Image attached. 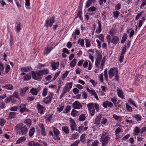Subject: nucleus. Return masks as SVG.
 Returning <instances> with one entry per match:
<instances>
[{
  "label": "nucleus",
  "instance_id": "f257e3e1",
  "mask_svg": "<svg viewBox=\"0 0 146 146\" xmlns=\"http://www.w3.org/2000/svg\"><path fill=\"white\" fill-rule=\"evenodd\" d=\"M48 72V70H41L35 72L32 71L31 72L33 78L36 80L40 81L42 79L41 76L47 74Z\"/></svg>",
  "mask_w": 146,
  "mask_h": 146
},
{
  "label": "nucleus",
  "instance_id": "f03ea898",
  "mask_svg": "<svg viewBox=\"0 0 146 146\" xmlns=\"http://www.w3.org/2000/svg\"><path fill=\"white\" fill-rule=\"evenodd\" d=\"M17 133L21 135H26L28 131L27 126L22 123H19L15 127Z\"/></svg>",
  "mask_w": 146,
  "mask_h": 146
},
{
  "label": "nucleus",
  "instance_id": "7ed1b4c3",
  "mask_svg": "<svg viewBox=\"0 0 146 146\" xmlns=\"http://www.w3.org/2000/svg\"><path fill=\"white\" fill-rule=\"evenodd\" d=\"M109 77L110 78H112L114 76L116 80L118 81V72L117 69L115 68H111L108 72Z\"/></svg>",
  "mask_w": 146,
  "mask_h": 146
},
{
  "label": "nucleus",
  "instance_id": "20e7f679",
  "mask_svg": "<svg viewBox=\"0 0 146 146\" xmlns=\"http://www.w3.org/2000/svg\"><path fill=\"white\" fill-rule=\"evenodd\" d=\"M72 82L70 83H66V86L63 88L62 92L60 96V99L62 98L66 93L70 91L72 87Z\"/></svg>",
  "mask_w": 146,
  "mask_h": 146
},
{
  "label": "nucleus",
  "instance_id": "39448f33",
  "mask_svg": "<svg viewBox=\"0 0 146 146\" xmlns=\"http://www.w3.org/2000/svg\"><path fill=\"white\" fill-rule=\"evenodd\" d=\"M97 57L95 63V65L96 67H98L100 64V61L102 59V55L101 53L98 51H96Z\"/></svg>",
  "mask_w": 146,
  "mask_h": 146
},
{
  "label": "nucleus",
  "instance_id": "423d86ee",
  "mask_svg": "<svg viewBox=\"0 0 146 146\" xmlns=\"http://www.w3.org/2000/svg\"><path fill=\"white\" fill-rule=\"evenodd\" d=\"M111 136L108 135L104 137H101L102 142V146H105L106 144L107 143L110 141Z\"/></svg>",
  "mask_w": 146,
  "mask_h": 146
},
{
  "label": "nucleus",
  "instance_id": "0eeeda50",
  "mask_svg": "<svg viewBox=\"0 0 146 146\" xmlns=\"http://www.w3.org/2000/svg\"><path fill=\"white\" fill-rule=\"evenodd\" d=\"M53 132L54 135L53 136V138L56 140L59 141L60 140V138L58 135L60 134V132L59 130L54 127H53Z\"/></svg>",
  "mask_w": 146,
  "mask_h": 146
},
{
  "label": "nucleus",
  "instance_id": "6e6552de",
  "mask_svg": "<svg viewBox=\"0 0 146 146\" xmlns=\"http://www.w3.org/2000/svg\"><path fill=\"white\" fill-rule=\"evenodd\" d=\"M87 107L88 110L95 108L97 112H98L99 110V105L97 104H94L92 103H90L87 104Z\"/></svg>",
  "mask_w": 146,
  "mask_h": 146
},
{
  "label": "nucleus",
  "instance_id": "1a4fd4ad",
  "mask_svg": "<svg viewBox=\"0 0 146 146\" xmlns=\"http://www.w3.org/2000/svg\"><path fill=\"white\" fill-rule=\"evenodd\" d=\"M54 93L53 92H50L47 96L44 99L43 102L46 104L50 103L52 100Z\"/></svg>",
  "mask_w": 146,
  "mask_h": 146
},
{
  "label": "nucleus",
  "instance_id": "9d476101",
  "mask_svg": "<svg viewBox=\"0 0 146 146\" xmlns=\"http://www.w3.org/2000/svg\"><path fill=\"white\" fill-rule=\"evenodd\" d=\"M55 21L54 17H50L49 19H47L46 20L44 26H46L47 28H48L49 26L50 27H51L53 23Z\"/></svg>",
  "mask_w": 146,
  "mask_h": 146
},
{
  "label": "nucleus",
  "instance_id": "9b49d317",
  "mask_svg": "<svg viewBox=\"0 0 146 146\" xmlns=\"http://www.w3.org/2000/svg\"><path fill=\"white\" fill-rule=\"evenodd\" d=\"M19 110L21 113H23L25 112H28L29 110L26 108V106L25 104H21L19 106Z\"/></svg>",
  "mask_w": 146,
  "mask_h": 146
},
{
  "label": "nucleus",
  "instance_id": "f8f14e48",
  "mask_svg": "<svg viewBox=\"0 0 146 146\" xmlns=\"http://www.w3.org/2000/svg\"><path fill=\"white\" fill-rule=\"evenodd\" d=\"M38 126L40 128V132L41 135L43 137L46 136V132L44 125L42 123H40L38 125Z\"/></svg>",
  "mask_w": 146,
  "mask_h": 146
},
{
  "label": "nucleus",
  "instance_id": "ddd939ff",
  "mask_svg": "<svg viewBox=\"0 0 146 146\" xmlns=\"http://www.w3.org/2000/svg\"><path fill=\"white\" fill-rule=\"evenodd\" d=\"M72 105L73 108L74 109H79L82 107V104L78 101L74 102Z\"/></svg>",
  "mask_w": 146,
  "mask_h": 146
},
{
  "label": "nucleus",
  "instance_id": "4468645a",
  "mask_svg": "<svg viewBox=\"0 0 146 146\" xmlns=\"http://www.w3.org/2000/svg\"><path fill=\"white\" fill-rule=\"evenodd\" d=\"M70 128L72 131L75 130L78 131L76 129V125L75 121L72 119H71L70 120Z\"/></svg>",
  "mask_w": 146,
  "mask_h": 146
},
{
  "label": "nucleus",
  "instance_id": "2eb2a0df",
  "mask_svg": "<svg viewBox=\"0 0 146 146\" xmlns=\"http://www.w3.org/2000/svg\"><path fill=\"white\" fill-rule=\"evenodd\" d=\"M103 107L105 108H107L108 107L110 108H112L113 106V104L111 102L108 101H106L104 102L102 104Z\"/></svg>",
  "mask_w": 146,
  "mask_h": 146
},
{
  "label": "nucleus",
  "instance_id": "dca6fc26",
  "mask_svg": "<svg viewBox=\"0 0 146 146\" xmlns=\"http://www.w3.org/2000/svg\"><path fill=\"white\" fill-rule=\"evenodd\" d=\"M37 108L38 112L41 114H43V110H44V108L38 103Z\"/></svg>",
  "mask_w": 146,
  "mask_h": 146
},
{
  "label": "nucleus",
  "instance_id": "f3484780",
  "mask_svg": "<svg viewBox=\"0 0 146 146\" xmlns=\"http://www.w3.org/2000/svg\"><path fill=\"white\" fill-rule=\"evenodd\" d=\"M29 89L28 87H25L21 89L20 91V95L22 96H23L25 94L26 91Z\"/></svg>",
  "mask_w": 146,
  "mask_h": 146
},
{
  "label": "nucleus",
  "instance_id": "a211bd4d",
  "mask_svg": "<svg viewBox=\"0 0 146 146\" xmlns=\"http://www.w3.org/2000/svg\"><path fill=\"white\" fill-rule=\"evenodd\" d=\"M100 123H98L97 124V122H95L93 125L92 128L93 129V130L95 131L96 130H98L100 129Z\"/></svg>",
  "mask_w": 146,
  "mask_h": 146
},
{
  "label": "nucleus",
  "instance_id": "6ab92c4d",
  "mask_svg": "<svg viewBox=\"0 0 146 146\" xmlns=\"http://www.w3.org/2000/svg\"><path fill=\"white\" fill-rule=\"evenodd\" d=\"M98 26L97 28V29L96 32L98 34L100 33L102 30V25L101 24V22L98 21Z\"/></svg>",
  "mask_w": 146,
  "mask_h": 146
},
{
  "label": "nucleus",
  "instance_id": "aec40b11",
  "mask_svg": "<svg viewBox=\"0 0 146 146\" xmlns=\"http://www.w3.org/2000/svg\"><path fill=\"white\" fill-rule=\"evenodd\" d=\"M59 62H52L51 65L52 69L53 70H56L59 66Z\"/></svg>",
  "mask_w": 146,
  "mask_h": 146
},
{
  "label": "nucleus",
  "instance_id": "412c9836",
  "mask_svg": "<svg viewBox=\"0 0 146 146\" xmlns=\"http://www.w3.org/2000/svg\"><path fill=\"white\" fill-rule=\"evenodd\" d=\"M2 88L8 90H12L14 88L13 85L10 84H6L5 86H3Z\"/></svg>",
  "mask_w": 146,
  "mask_h": 146
},
{
  "label": "nucleus",
  "instance_id": "4be33fe9",
  "mask_svg": "<svg viewBox=\"0 0 146 146\" xmlns=\"http://www.w3.org/2000/svg\"><path fill=\"white\" fill-rule=\"evenodd\" d=\"M119 40V38L117 36H114L111 40V42L113 44H117Z\"/></svg>",
  "mask_w": 146,
  "mask_h": 146
},
{
  "label": "nucleus",
  "instance_id": "5701e85b",
  "mask_svg": "<svg viewBox=\"0 0 146 146\" xmlns=\"http://www.w3.org/2000/svg\"><path fill=\"white\" fill-rule=\"evenodd\" d=\"M26 140V137H25L23 136L21 137L16 141V144H20L23 142L24 141Z\"/></svg>",
  "mask_w": 146,
  "mask_h": 146
},
{
  "label": "nucleus",
  "instance_id": "b1692460",
  "mask_svg": "<svg viewBox=\"0 0 146 146\" xmlns=\"http://www.w3.org/2000/svg\"><path fill=\"white\" fill-rule=\"evenodd\" d=\"M106 56H104L103 57V58L101 62V64L100 66V68L102 70H103L104 66L106 62Z\"/></svg>",
  "mask_w": 146,
  "mask_h": 146
},
{
  "label": "nucleus",
  "instance_id": "393cba45",
  "mask_svg": "<svg viewBox=\"0 0 146 146\" xmlns=\"http://www.w3.org/2000/svg\"><path fill=\"white\" fill-rule=\"evenodd\" d=\"M31 93L34 96H36L37 95L38 92H37L36 88H32L30 91Z\"/></svg>",
  "mask_w": 146,
  "mask_h": 146
},
{
  "label": "nucleus",
  "instance_id": "a878e982",
  "mask_svg": "<svg viewBox=\"0 0 146 146\" xmlns=\"http://www.w3.org/2000/svg\"><path fill=\"white\" fill-rule=\"evenodd\" d=\"M62 130L66 134H68L69 133V129L67 126H64L62 127Z\"/></svg>",
  "mask_w": 146,
  "mask_h": 146
},
{
  "label": "nucleus",
  "instance_id": "bb28decb",
  "mask_svg": "<svg viewBox=\"0 0 146 146\" xmlns=\"http://www.w3.org/2000/svg\"><path fill=\"white\" fill-rule=\"evenodd\" d=\"M52 49L51 48L49 47H47L46 48L44 51V53L45 55H47L49 53Z\"/></svg>",
  "mask_w": 146,
  "mask_h": 146
},
{
  "label": "nucleus",
  "instance_id": "cd10ccee",
  "mask_svg": "<svg viewBox=\"0 0 146 146\" xmlns=\"http://www.w3.org/2000/svg\"><path fill=\"white\" fill-rule=\"evenodd\" d=\"M64 107V105L61 104H59L57 108V110L59 112H60L63 110Z\"/></svg>",
  "mask_w": 146,
  "mask_h": 146
},
{
  "label": "nucleus",
  "instance_id": "c85d7f7f",
  "mask_svg": "<svg viewBox=\"0 0 146 146\" xmlns=\"http://www.w3.org/2000/svg\"><path fill=\"white\" fill-rule=\"evenodd\" d=\"M134 135H137L140 133V129L138 127H136L133 130Z\"/></svg>",
  "mask_w": 146,
  "mask_h": 146
},
{
  "label": "nucleus",
  "instance_id": "c756f323",
  "mask_svg": "<svg viewBox=\"0 0 146 146\" xmlns=\"http://www.w3.org/2000/svg\"><path fill=\"white\" fill-rule=\"evenodd\" d=\"M96 0H88L86 2V8L89 7L92 4L93 2H94Z\"/></svg>",
  "mask_w": 146,
  "mask_h": 146
},
{
  "label": "nucleus",
  "instance_id": "7c9ffc66",
  "mask_svg": "<svg viewBox=\"0 0 146 146\" xmlns=\"http://www.w3.org/2000/svg\"><path fill=\"white\" fill-rule=\"evenodd\" d=\"M35 132V129L34 127H33L31 129L29 132V136L30 137H32L34 134Z\"/></svg>",
  "mask_w": 146,
  "mask_h": 146
},
{
  "label": "nucleus",
  "instance_id": "2f4dec72",
  "mask_svg": "<svg viewBox=\"0 0 146 146\" xmlns=\"http://www.w3.org/2000/svg\"><path fill=\"white\" fill-rule=\"evenodd\" d=\"M38 144L33 141H30L28 142V145L29 146H37Z\"/></svg>",
  "mask_w": 146,
  "mask_h": 146
},
{
  "label": "nucleus",
  "instance_id": "473e14b6",
  "mask_svg": "<svg viewBox=\"0 0 146 146\" xmlns=\"http://www.w3.org/2000/svg\"><path fill=\"white\" fill-rule=\"evenodd\" d=\"M133 117L135 118L137 121H140L141 120V116L139 114H137L135 115Z\"/></svg>",
  "mask_w": 146,
  "mask_h": 146
},
{
  "label": "nucleus",
  "instance_id": "72a5a7b5",
  "mask_svg": "<svg viewBox=\"0 0 146 146\" xmlns=\"http://www.w3.org/2000/svg\"><path fill=\"white\" fill-rule=\"evenodd\" d=\"M121 129L120 127L117 128L115 130V135L116 137H119V133L121 131Z\"/></svg>",
  "mask_w": 146,
  "mask_h": 146
},
{
  "label": "nucleus",
  "instance_id": "f704fd0d",
  "mask_svg": "<svg viewBox=\"0 0 146 146\" xmlns=\"http://www.w3.org/2000/svg\"><path fill=\"white\" fill-rule=\"evenodd\" d=\"M117 94L118 96L120 98H123L124 96L123 94V92L121 90H117Z\"/></svg>",
  "mask_w": 146,
  "mask_h": 146
},
{
  "label": "nucleus",
  "instance_id": "c9c22d12",
  "mask_svg": "<svg viewBox=\"0 0 146 146\" xmlns=\"http://www.w3.org/2000/svg\"><path fill=\"white\" fill-rule=\"evenodd\" d=\"M31 78L30 75L28 74H26L23 76V79L24 81H28Z\"/></svg>",
  "mask_w": 146,
  "mask_h": 146
},
{
  "label": "nucleus",
  "instance_id": "e433bc0d",
  "mask_svg": "<svg viewBox=\"0 0 146 146\" xmlns=\"http://www.w3.org/2000/svg\"><path fill=\"white\" fill-rule=\"evenodd\" d=\"M87 122H85L83 125H81V130L82 131H85L87 130L88 127L86 126V125Z\"/></svg>",
  "mask_w": 146,
  "mask_h": 146
},
{
  "label": "nucleus",
  "instance_id": "4c0bfd02",
  "mask_svg": "<svg viewBox=\"0 0 146 146\" xmlns=\"http://www.w3.org/2000/svg\"><path fill=\"white\" fill-rule=\"evenodd\" d=\"M12 97H15L18 99L21 100V99L20 98L19 96V94L18 92L16 91H15L14 93H13L12 95Z\"/></svg>",
  "mask_w": 146,
  "mask_h": 146
},
{
  "label": "nucleus",
  "instance_id": "58836bf2",
  "mask_svg": "<svg viewBox=\"0 0 146 146\" xmlns=\"http://www.w3.org/2000/svg\"><path fill=\"white\" fill-rule=\"evenodd\" d=\"M113 118L116 120L120 121L122 119L121 117L117 115L116 114H113Z\"/></svg>",
  "mask_w": 146,
  "mask_h": 146
},
{
  "label": "nucleus",
  "instance_id": "ea45409f",
  "mask_svg": "<svg viewBox=\"0 0 146 146\" xmlns=\"http://www.w3.org/2000/svg\"><path fill=\"white\" fill-rule=\"evenodd\" d=\"M104 79L105 80H106L107 82H108V76L107 73V69H106L104 71Z\"/></svg>",
  "mask_w": 146,
  "mask_h": 146
},
{
  "label": "nucleus",
  "instance_id": "a19ab883",
  "mask_svg": "<svg viewBox=\"0 0 146 146\" xmlns=\"http://www.w3.org/2000/svg\"><path fill=\"white\" fill-rule=\"evenodd\" d=\"M102 116L101 115H98L97 117L95 119L94 122H97V124L100 123V120L102 118Z\"/></svg>",
  "mask_w": 146,
  "mask_h": 146
},
{
  "label": "nucleus",
  "instance_id": "79ce46f5",
  "mask_svg": "<svg viewBox=\"0 0 146 146\" xmlns=\"http://www.w3.org/2000/svg\"><path fill=\"white\" fill-rule=\"evenodd\" d=\"M146 4V0H142L140 6V8L143 9L144 8V6Z\"/></svg>",
  "mask_w": 146,
  "mask_h": 146
},
{
  "label": "nucleus",
  "instance_id": "37998d69",
  "mask_svg": "<svg viewBox=\"0 0 146 146\" xmlns=\"http://www.w3.org/2000/svg\"><path fill=\"white\" fill-rule=\"evenodd\" d=\"M17 115V113L15 112H10L9 114V118L11 119L13 118Z\"/></svg>",
  "mask_w": 146,
  "mask_h": 146
},
{
  "label": "nucleus",
  "instance_id": "c03bdc74",
  "mask_svg": "<svg viewBox=\"0 0 146 146\" xmlns=\"http://www.w3.org/2000/svg\"><path fill=\"white\" fill-rule=\"evenodd\" d=\"M85 42L86 43V46L87 47H88L90 46V40L88 39L85 38Z\"/></svg>",
  "mask_w": 146,
  "mask_h": 146
},
{
  "label": "nucleus",
  "instance_id": "a18cd8bd",
  "mask_svg": "<svg viewBox=\"0 0 146 146\" xmlns=\"http://www.w3.org/2000/svg\"><path fill=\"white\" fill-rule=\"evenodd\" d=\"M48 92V88H44L42 92V96L44 97L45 96H46L47 93Z\"/></svg>",
  "mask_w": 146,
  "mask_h": 146
},
{
  "label": "nucleus",
  "instance_id": "49530a36",
  "mask_svg": "<svg viewBox=\"0 0 146 146\" xmlns=\"http://www.w3.org/2000/svg\"><path fill=\"white\" fill-rule=\"evenodd\" d=\"M76 64V60L74 59L71 62L70 65L72 68L74 67Z\"/></svg>",
  "mask_w": 146,
  "mask_h": 146
},
{
  "label": "nucleus",
  "instance_id": "de8ad7c7",
  "mask_svg": "<svg viewBox=\"0 0 146 146\" xmlns=\"http://www.w3.org/2000/svg\"><path fill=\"white\" fill-rule=\"evenodd\" d=\"M97 9L96 8L94 7H91L89 8L88 10V11L89 12H94Z\"/></svg>",
  "mask_w": 146,
  "mask_h": 146
},
{
  "label": "nucleus",
  "instance_id": "09e8293b",
  "mask_svg": "<svg viewBox=\"0 0 146 146\" xmlns=\"http://www.w3.org/2000/svg\"><path fill=\"white\" fill-rule=\"evenodd\" d=\"M128 102L130 104L133 105L135 107L137 108V106L135 104L134 102L131 98H129V99Z\"/></svg>",
  "mask_w": 146,
  "mask_h": 146
},
{
  "label": "nucleus",
  "instance_id": "8fccbe9b",
  "mask_svg": "<svg viewBox=\"0 0 146 146\" xmlns=\"http://www.w3.org/2000/svg\"><path fill=\"white\" fill-rule=\"evenodd\" d=\"M85 136L86 135L84 134H82L80 137V141L82 142H84L85 141Z\"/></svg>",
  "mask_w": 146,
  "mask_h": 146
},
{
  "label": "nucleus",
  "instance_id": "3c124183",
  "mask_svg": "<svg viewBox=\"0 0 146 146\" xmlns=\"http://www.w3.org/2000/svg\"><path fill=\"white\" fill-rule=\"evenodd\" d=\"M127 38V35L125 33L123 35V36L122 38V39L121 41V43H123L125 42V41H126V39Z\"/></svg>",
  "mask_w": 146,
  "mask_h": 146
},
{
  "label": "nucleus",
  "instance_id": "603ef678",
  "mask_svg": "<svg viewBox=\"0 0 146 146\" xmlns=\"http://www.w3.org/2000/svg\"><path fill=\"white\" fill-rule=\"evenodd\" d=\"M12 96H9L6 98V99L5 100V102L6 103H9L10 101H11V100L12 99Z\"/></svg>",
  "mask_w": 146,
  "mask_h": 146
},
{
  "label": "nucleus",
  "instance_id": "864d4df0",
  "mask_svg": "<svg viewBox=\"0 0 146 146\" xmlns=\"http://www.w3.org/2000/svg\"><path fill=\"white\" fill-rule=\"evenodd\" d=\"M21 70L22 72H27L30 70L29 68L28 67H23L21 68Z\"/></svg>",
  "mask_w": 146,
  "mask_h": 146
},
{
  "label": "nucleus",
  "instance_id": "5fc2aeb1",
  "mask_svg": "<svg viewBox=\"0 0 146 146\" xmlns=\"http://www.w3.org/2000/svg\"><path fill=\"white\" fill-rule=\"evenodd\" d=\"M68 74V71H66L64 74H63L61 78L62 80H64L65 78L67 77Z\"/></svg>",
  "mask_w": 146,
  "mask_h": 146
},
{
  "label": "nucleus",
  "instance_id": "6e6d98bb",
  "mask_svg": "<svg viewBox=\"0 0 146 146\" xmlns=\"http://www.w3.org/2000/svg\"><path fill=\"white\" fill-rule=\"evenodd\" d=\"M82 11H79L76 17H78L81 20H82L83 19L82 17Z\"/></svg>",
  "mask_w": 146,
  "mask_h": 146
},
{
  "label": "nucleus",
  "instance_id": "4d7b16f0",
  "mask_svg": "<svg viewBox=\"0 0 146 146\" xmlns=\"http://www.w3.org/2000/svg\"><path fill=\"white\" fill-rule=\"evenodd\" d=\"M126 108L127 110L129 112H131L132 111V108L131 106L128 105L127 104H126Z\"/></svg>",
  "mask_w": 146,
  "mask_h": 146
},
{
  "label": "nucleus",
  "instance_id": "13d9d810",
  "mask_svg": "<svg viewBox=\"0 0 146 146\" xmlns=\"http://www.w3.org/2000/svg\"><path fill=\"white\" fill-rule=\"evenodd\" d=\"M21 24L20 23H19L17 25V26H16V30L17 33H19L21 29Z\"/></svg>",
  "mask_w": 146,
  "mask_h": 146
},
{
  "label": "nucleus",
  "instance_id": "bf43d9fd",
  "mask_svg": "<svg viewBox=\"0 0 146 146\" xmlns=\"http://www.w3.org/2000/svg\"><path fill=\"white\" fill-rule=\"evenodd\" d=\"M99 144V141L97 140H96L92 143L91 146H98Z\"/></svg>",
  "mask_w": 146,
  "mask_h": 146
},
{
  "label": "nucleus",
  "instance_id": "052dcab7",
  "mask_svg": "<svg viewBox=\"0 0 146 146\" xmlns=\"http://www.w3.org/2000/svg\"><path fill=\"white\" fill-rule=\"evenodd\" d=\"M24 122L27 125L29 126L31 124V121L29 119L25 120L24 121Z\"/></svg>",
  "mask_w": 146,
  "mask_h": 146
},
{
  "label": "nucleus",
  "instance_id": "680f3d73",
  "mask_svg": "<svg viewBox=\"0 0 146 146\" xmlns=\"http://www.w3.org/2000/svg\"><path fill=\"white\" fill-rule=\"evenodd\" d=\"M108 135H109L108 131L104 129L102 132L101 137H104Z\"/></svg>",
  "mask_w": 146,
  "mask_h": 146
},
{
  "label": "nucleus",
  "instance_id": "e2e57ef3",
  "mask_svg": "<svg viewBox=\"0 0 146 146\" xmlns=\"http://www.w3.org/2000/svg\"><path fill=\"white\" fill-rule=\"evenodd\" d=\"M116 33L115 30L114 29H112L110 30V33L111 36L114 35Z\"/></svg>",
  "mask_w": 146,
  "mask_h": 146
},
{
  "label": "nucleus",
  "instance_id": "0e129e2a",
  "mask_svg": "<svg viewBox=\"0 0 146 146\" xmlns=\"http://www.w3.org/2000/svg\"><path fill=\"white\" fill-rule=\"evenodd\" d=\"M52 118V115H46L45 119L48 121H50Z\"/></svg>",
  "mask_w": 146,
  "mask_h": 146
},
{
  "label": "nucleus",
  "instance_id": "69168bd1",
  "mask_svg": "<svg viewBox=\"0 0 146 146\" xmlns=\"http://www.w3.org/2000/svg\"><path fill=\"white\" fill-rule=\"evenodd\" d=\"M79 119L80 121H83L85 119V116L84 114H82L80 115L79 116Z\"/></svg>",
  "mask_w": 146,
  "mask_h": 146
},
{
  "label": "nucleus",
  "instance_id": "338daca9",
  "mask_svg": "<svg viewBox=\"0 0 146 146\" xmlns=\"http://www.w3.org/2000/svg\"><path fill=\"white\" fill-rule=\"evenodd\" d=\"M98 78L100 81L101 82H103L104 81L103 74H101L99 75L98 76Z\"/></svg>",
  "mask_w": 146,
  "mask_h": 146
},
{
  "label": "nucleus",
  "instance_id": "774afa93",
  "mask_svg": "<svg viewBox=\"0 0 146 146\" xmlns=\"http://www.w3.org/2000/svg\"><path fill=\"white\" fill-rule=\"evenodd\" d=\"M18 109V108L17 106H13L10 108V110L11 111H17Z\"/></svg>",
  "mask_w": 146,
  "mask_h": 146
}]
</instances>
